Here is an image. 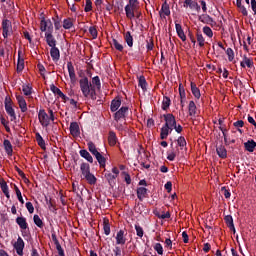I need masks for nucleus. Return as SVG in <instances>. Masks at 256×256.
<instances>
[{
  "mask_svg": "<svg viewBox=\"0 0 256 256\" xmlns=\"http://www.w3.org/2000/svg\"><path fill=\"white\" fill-rule=\"evenodd\" d=\"M80 85V91H82V95L84 97H89V94L91 93V89H93L95 86L89 82V78H84L79 80Z\"/></svg>",
  "mask_w": 256,
  "mask_h": 256,
  "instance_id": "1",
  "label": "nucleus"
},
{
  "mask_svg": "<svg viewBox=\"0 0 256 256\" xmlns=\"http://www.w3.org/2000/svg\"><path fill=\"white\" fill-rule=\"evenodd\" d=\"M2 35L4 39L11 37L13 35V24L10 22L9 19L2 20Z\"/></svg>",
  "mask_w": 256,
  "mask_h": 256,
  "instance_id": "2",
  "label": "nucleus"
},
{
  "mask_svg": "<svg viewBox=\"0 0 256 256\" xmlns=\"http://www.w3.org/2000/svg\"><path fill=\"white\" fill-rule=\"evenodd\" d=\"M40 31H42V33H53V22H51V19L45 20V18H43L41 20Z\"/></svg>",
  "mask_w": 256,
  "mask_h": 256,
  "instance_id": "3",
  "label": "nucleus"
},
{
  "mask_svg": "<svg viewBox=\"0 0 256 256\" xmlns=\"http://www.w3.org/2000/svg\"><path fill=\"white\" fill-rule=\"evenodd\" d=\"M38 119L42 127H49L50 121H49V114L45 112V109H40L38 112Z\"/></svg>",
  "mask_w": 256,
  "mask_h": 256,
  "instance_id": "4",
  "label": "nucleus"
},
{
  "mask_svg": "<svg viewBox=\"0 0 256 256\" xmlns=\"http://www.w3.org/2000/svg\"><path fill=\"white\" fill-rule=\"evenodd\" d=\"M183 7L184 9L189 8L192 11H197V13L201 11V6H199V3H197L195 0H184Z\"/></svg>",
  "mask_w": 256,
  "mask_h": 256,
  "instance_id": "5",
  "label": "nucleus"
},
{
  "mask_svg": "<svg viewBox=\"0 0 256 256\" xmlns=\"http://www.w3.org/2000/svg\"><path fill=\"white\" fill-rule=\"evenodd\" d=\"M164 121H165V126L170 127V129H173L175 125H177V120H175V116L171 113L164 114Z\"/></svg>",
  "mask_w": 256,
  "mask_h": 256,
  "instance_id": "6",
  "label": "nucleus"
},
{
  "mask_svg": "<svg viewBox=\"0 0 256 256\" xmlns=\"http://www.w3.org/2000/svg\"><path fill=\"white\" fill-rule=\"evenodd\" d=\"M14 249L19 256H23V250L25 249V241L21 236L18 237L17 241L14 243Z\"/></svg>",
  "mask_w": 256,
  "mask_h": 256,
  "instance_id": "7",
  "label": "nucleus"
},
{
  "mask_svg": "<svg viewBox=\"0 0 256 256\" xmlns=\"http://www.w3.org/2000/svg\"><path fill=\"white\" fill-rule=\"evenodd\" d=\"M129 112V107L122 106L119 110H116L114 114L115 121H120V119H125L127 117V113Z\"/></svg>",
  "mask_w": 256,
  "mask_h": 256,
  "instance_id": "8",
  "label": "nucleus"
},
{
  "mask_svg": "<svg viewBox=\"0 0 256 256\" xmlns=\"http://www.w3.org/2000/svg\"><path fill=\"white\" fill-rule=\"evenodd\" d=\"M67 69L70 77V81L72 85L77 83V75L75 74V66H73V62H67Z\"/></svg>",
  "mask_w": 256,
  "mask_h": 256,
  "instance_id": "9",
  "label": "nucleus"
},
{
  "mask_svg": "<svg viewBox=\"0 0 256 256\" xmlns=\"http://www.w3.org/2000/svg\"><path fill=\"white\" fill-rule=\"evenodd\" d=\"M46 43L50 47H57V40L53 36V32H45Z\"/></svg>",
  "mask_w": 256,
  "mask_h": 256,
  "instance_id": "10",
  "label": "nucleus"
},
{
  "mask_svg": "<svg viewBox=\"0 0 256 256\" xmlns=\"http://www.w3.org/2000/svg\"><path fill=\"white\" fill-rule=\"evenodd\" d=\"M50 91H52V93H54V95H58V97H60V99H63V101L69 100V97H67V96L61 91V89L57 88V86H55V84H51V85H50Z\"/></svg>",
  "mask_w": 256,
  "mask_h": 256,
  "instance_id": "11",
  "label": "nucleus"
},
{
  "mask_svg": "<svg viewBox=\"0 0 256 256\" xmlns=\"http://www.w3.org/2000/svg\"><path fill=\"white\" fill-rule=\"evenodd\" d=\"M70 135H72V137H79V135H81V130L79 129V123L77 122L70 123Z\"/></svg>",
  "mask_w": 256,
  "mask_h": 256,
  "instance_id": "12",
  "label": "nucleus"
},
{
  "mask_svg": "<svg viewBox=\"0 0 256 256\" xmlns=\"http://www.w3.org/2000/svg\"><path fill=\"white\" fill-rule=\"evenodd\" d=\"M127 238H125V231L119 230L116 234V245H125Z\"/></svg>",
  "mask_w": 256,
  "mask_h": 256,
  "instance_id": "13",
  "label": "nucleus"
},
{
  "mask_svg": "<svg viewBox=\"0 0 256 256\" xmlns=\"http://www.w3.org/2000/svg\"><path fill=\"white\" fill-rule=\"evenodd\" d=\"M119 107H121V97L117 96L111 101L110 111H112V113H115L116 111H119Z\"/></svg>",
  "mask_w": 256,
  "mask_h": 256,
  "instance_id": "14",
  "label": "nucleus"
},
{
  "mask_svg": "<svg viewBox=\"0 0 256 256\" xmlns=\"http://www.w3.org/2000/svg\"><path fill=\"white\" fill-rule=\"evenodd\" d=\"M240 67L245 69V67H248V69H253V59L248 58L247 55L243 56V61L240 62Z\"/></svg>",
  "mask_w": 256,
  "mask_h": 256,
  "instance_id": "15",
  "label": "nucleus"
},
{
  "mask_svg": "<svg viewBox=\"0 0 256 256\" xmlns=\"http://www.w3.org/2000/svg\"><path fill=\"white\" fill-rule=\"evenodd\" d=\"M16 100L18 101V105L21 109L22 113H27V101H25V98L21 95L16 96Z\"/></svg>",
  "mask_w": 256,
  "mask_h": 256,
  "instance_id": "16",
  "label": "nucleus"
},
{
  "mask_svg": "<svg viewBox=\"0 0 256 256\" xmlns=\"http://www.w3.org/2000/svg\"><path fill=\"white\" fill-rule=\"evenodd\" d=\"M50 56L52 58V61H59V59H61V52L59 51V48H57V46L51 47Z\"/></svg>",
  "mask_w": 256,
  "mask_h": 256,
  "instance_id": "17",
  "label": "nucleus"
},
{
  "mask_svg": "<svg viewBox=\"0 0 256 256\" xmlns=\"http://www.w3.org/2000/svg\"><path fill=\"white\" fill-rule=\"evenodd\" d=\"M175 28L179 39H181V41H187V36L185 35V31H183L181 24L175 22Z\"/></svg>",
  "mask_w": 256,
  "mask_h": 256,
  "instance_id": "18",
  "label": "nucleus"
},
{
  "mask_svg": "<svg viewBox=\"0 0 256 256\" xmlns=\"http://www.w3.org/2000/svg\"><path fill=\"white\" fill-rule=\"evenodd\" d=\"M118 141L119 139L117 138V134L114 131H110L108 134V143L110 147H115Z\"/></svg>",
  "mask_w": 256,
  "mask_h": 256,
  "instance_id": "19",
  "label": "nucleus"
},
{
  "mask_svg": "<svg viewBox=\"0 0 256 256\" xmlns=\"http://www.w3.org/2000/svg\"><path fill=\"white\" fill-rule=\"evenodd\" d=\"M104 177L107 180V182L109 183L110 187H115V185H116L115 179H117V175H114L111 172L107 171L104 174Z\"/></svg>",
  "mask_w": 256,
  "mask_h": 256,
  "instance_id": "20",
  "label": "nucleus"
},
{
  "mask_svg": "<svg viewBox=\"0 0 256 256\" xmlns=\"http://www.w3.org/2000/svg\"><path fill=\"white\" fill-rule=\"evenodd\" d=\"M171 131H173V128L166 126L164 124L163 127L161 128L160 138L162 140L167 139V137H169V133H171Z\"/></svg>",
  "mask_w": 256,
  "mask_h": 256,
  "instance_id": "21",
  "label": "nucleus"
},
{
  "mask_svg": "<svg viewBox=\"0 0 256 256\" xmlns=\"http://www.w3.org/2000/svg\"><path fill=\"white\" fill-rule=\"evenodd\" d=\"M16 223L22 230L29 228V224H27V218H25V217H17Z\"/></svg>",
  "mask_w": 256,
  "mask_h": 256,
  "instance_id": "22",
  "label": "nucleus"
},
{
  "mask_svg": "<svg viewBox=\"0 0 256 256\" xmlns=\"http://www.w3.org/2000/svg\"><path fill=\"white\" fill-rule=\"evenodd\" d=\"M255 147H256L255 140H248L247 142L244 143V149L249 153H253V151H255Z\"/></svg>",
  "mask_w": 256,
  "mask_h": 256,
  "instance_id": "23",
  "label": "nucleus"
},
{
  "mask_svg": "<svg viewBox=\"0 0 256 256\" xmlns=\"http://www.w3.org/2000/svg\"><path fill=\"white\" fill-rule=\"evenodd\" d=\"M216 153L218 157H220V159H227V149L225 148V146H217Z\"/></svg>",
  "mask_w": 256,
  "mask_h": 256,
  "instance_id": "24",
  "label": "nucleus"
},
{
  "mask_svg": "<svg viewBox=\"0 0 256 256\" xmlns=\"http://www.w3.org/2000/svg\"><path fill=\"white\" fill-rule=\"evenodd\" d=\"M136 9H137V8L132 7V6H130L129 4H127V5L125 6L126 17H127L128 19H133V18H135V10H136Z\"/></svg>",
  "mask_w": 256,
  "mask_h": 256,
  "instance_id": "25",
  "label": "nucleus"
},
{
  "mask_svg": "<svg viewBox=\"0 0 256 256\" xmlns=\"http://www.w3.org/2000/svg\"><path fill=\"white\" fill-rule=\"evenodd\" d=\"M0 187L5 197H7V199H10L11 195H9V186L4 179L0 180Z\"/></svg>",
  "mask_w": 256,
  "mask_h": 256,
  "instance_id": "26",
  "label": "nucleus"
},
{
  "mask_svg": "<svg viewBox=\"0 0 256 256\" xmlns=\"http://www.w3.org/2000/svg\"><path fill=\"white\" fill-rule=\"evenodd\" d=\"M95 158L96 161L99 163L101 169H105L107 158H105V156H102L100 152L95 156Z\"/></svg>",
  "mask_w": 256,
  "mask_h": 256,
  "instance_id": "27",
  "label": "nucleus"
},
{
  "mask_svg": "<svg viewBox=\"0 0 256 256\" xmlns=\"http://www.w3.org/2000/svg\"><path fill=\"white\" fill-rule=\"evenodd\" d=\"M191 92L194 95L195 99H201V90L197 87V84L191 82Z\"/></svg>",
  "mask_w": 256,
  "mask_h": 256,
  "instance_id": "28",
  "label": "nucleus"
},
{
  "mask_svg": "<svg viewBox=\"0 0 256 256\" xmlns=\"http://www.w3.org/2000/svg\"><path fill=\"white\" fill-rule=\"evenodd\" d=\"M188 111L190 117H195L197 115V105H195L194 101L189 102Z\"/></svg>",
  "mask_w": 256,
  "mask_h": 256,
  "instance_id": "29",
  "label": "nucleus"
},
{
  "mask_svg": "<svg viewBox=\"0 0 256 256\" xmlns=\"http://www.w3.org/2000/svg\"><path fill=\"white\" fill-rule=\"evenodd\" d=\"M145 197H147V188L139 187L137 189V198L139 199V201H143Z\"/></svg>",
  "mask_w": 256,
  "mask_h": 256,
  "instance_id": "30",
  "label": "nucleus"
},
{
  "mask_svg": "<svg viewBox=\"0 0 256 256\" xmlns=\"http://www.w3.org/2000/svg\"><path fill=\"white\" fill-rule=\"evenodd\" d=\"M5 111L7 115L11 117L10 121L17 120V114H15V109H13V106H6Z\"/></svg>",
  "mask_w": 256,
  "mask_h": 256,
  "instance_id": "31",
  "label": "nucleus"
},
{
  "mask_svg": "<svg viewBox=\"0 0 256 256\" xmlns=\"http://www.w3.org/2000/svg\"><path fill=\"white\" fill-rule=\"evenodd\" d=\"M35 135L37 144L43 149V151H45V149H47V146L45 145V140L43 139V136H41L39 132H36Z\"/></svg>",
  "mask_w": 256,
  "mask_h": 256,
  "instance_id": "32",
  "label": "nucleus"
},
{
  "mask_svg": "<svg viewBox=\"0 0 256 256\" xmlns=\"http://www.w3.org/2000/svg\"><path fill=\"white\" fill-rule=\"evenodd\" d=\"M80 171L82 173V176L85 177L86 175H88L89 173H91V166H89L88 163H82L80 166Z\"/></svg>",
  "mask_w": 256,
  "mask_h": 256,
  "instance_id": "33",
  "label": "nucleus"
},
{
  "mask_svg": "<svg viewBox=\"0 0 256 256\" xmlns=\"http://www.w3.org/2000/svg\"><path fill=\"white\" fill-rule=\"evenodd\" d=\"M3 145L7 155H13V145L11 144V141L4 140Z\"/></svg>",
  "mask_w": 256,
  "mask_h": 256,
  "instance_id": "34",
  "label": "nucleus"
},
{
  "mask_svg": "<svg viewBox=\"0 0 256 256\" xmlns=\"http://www.w3.org/2000/svg\"><path fill=\"white\" fill-rule=\"evenodd\" d=\"M80 156L83 157V159H86L88 163H93V156L89 153L87 150H80Z\"/></svg>",
  "mask_w": 256,
  "mask_h": 256,
  "instance_id": "35",
  "label": "nucleus"
},
{
  "mask_svg": "<svg viewBox=\"0 0 256 256\" xmlns=\"http://www.w3.org/2000/svg\"><path fill=\"white\" fill-rule=\"evenodd\" d=\"M91 85L92 87H94V89H97V91H101V79L99 78V76H95L92 78Z\"/></svg>",
  "mask_w": 256,
  "mask_h": 256,
  "instance_id": "36",
  "label": "nucleus"
},
{
  "mask_svg": "<svg viewBox=\"0 0 256 256\" xmlns=\"http://www.w3.org/2000/svg\"><path fill=\"white\" fill-rule=\"evenodd\" d=\"M124 41L127 43L128 47H133V35H131V32L127 31L124 33Z\"/></svg>",
  "mask_w": 256,
  "mask_h": 256,
  "instance_id": "37",
  "label": "nucleus"
},
{
  "mask_svg": "<svg viewBox=\"0 0 256 256\" xmlns=\"http://www.w3.org/2000/svg\"><path fill=\"white\" fill-rule=\"evenodd\" d=\"M84 179H86L89 185H95L97 183V177H95V175H93L92 173L86 174V176H84Z\"/></svg>",
  "mask_w": 256,
  "mask_h": 256,
  "instance_id": "38",
  "label": "nucleus"
},
{
  "mask_svg": "<svg viewBox=\"0 0 256 256\" xmlns=\"http://www.w3.org/2000/svg\"><path fill=\"white\" fill-rule=\"evenodd\" d=\"M22 91L26 97H29V95H32L33 93V87L29 84H24L22 86Z\"/></svg>",
  "mask_w": 256,
  "mask_h": 256,
  "instance_id": "39",
  "label": "nucleus"
},
{
  "mask_svg": "<svg viewBox=\"0 0 256 256\" xmlns=\"http://www.w3.org/2000/svg\"><path fill=\"white\" fill-rule=\"evenodd\" d=\"M171 107V98L164 96L162 101V110L167 111Z\"/></svg>",
  "mask_w": 256,
  "mask_h": 256,
  "instance_id": "40",
  "label": "nucleus"
},
{
  "mask_svg": "<svg viewBox=\"0 0 256 256\" xmlns=\"http://www.w3.org/2000/svg\"><path fill=\"white\" fill-rule=\"evenodd\" d=\"M103 230L105 235H111V225L109 224V219L103 220Z\"/></svg>",
  "mask_w": 256,
  "mask_h": 256,
  "instance_id": "41",
  "label": "nucleus"
},
{
  "mask_svg": "<svg viewBox=\"0 0 256 256\" xmlns=\"http://www.w3.org/2000/svg\"><path fill=\"white\" fill-rule=\"evenodd\" d=\"M88 145V151H90V153H92L94 155V157L96 155H99V151L97 150V147L95 146V143H93L92 141L87 143Z\"/></svg>",
  "mask_w": 256,
  "mask_h": 256,
  "instance_id": "42",
  "label": "nucleus"
},
{
  "mask_svg": "<svg viewBox=\"0 0 256 256\" xmlns=\"http://www.w3.org/2000/svg\"><path fill=\"white\" fill-rule=\"evenodd\" d=\"M138 86L141 87L142 91H147V80L145 79V76L139 77Z\"/></svg>",
  "mask_w": 256,
  "mask_h": 256,
  "instance_id": "43",
  "label": "nucleus"
},
{
  "mask_svg": "<svg viewBox=\"0 0 256 256\" xmlns=\"http://www.w3.org/2000/svg\"><path fill=\"white\" fill-rule=\"evenodd\" d=\"M196 39L198 42L199 47H205V38L201 32H197Z\"/></svg>",
  "mask_w": 256,
  "mask_h": 256,
  "instance_id": "44",
  "label": "nucleus"
},
{
  "mask_svg": "<svg viewBox=\"0 0 256 256\" xmlns=\"http://www.w3.org/2000/svg\"><path fill=\"white\" fill-rule=\"evenodd\" d=\"M25 69V59L24 58H18L17 61V73H21Z\"/></svg>",
  "mask_w": 256,
  "mask_h": 256,
  "instance_id": "45",
  "label": "nucleus"
},
{
  "mask_svg": "<svg viewBox=\"0 0 256 256\" xmlns=\"http://www.w3.org/2000/svg\"><path fill=\"white\" fill-rule=\"evenodd\" d=\"M111 45H113V47H114V49H116V51L123 52V44L119 43V41H117V39H112Z\"/></svg>",
  "mask_w": 256,
  "mask_h": 256,
  "instance_id": "46",
  "label": "nucleus"
},
{
  "mask_svg": "<svg viewBox=\"0 0 256 256\" xmlns=\"http://www.w3.org/2000/svg\"><path fill=\"white\" fill-rule=\"evenodd\" d=\"M33 221L35 225L39 227V229H43V220H41V217H39V215L35 214L33 216Z\"/></svg>",
  "mask_w": 256,
  "mask_h": 256,
  "instance_id": "47",
  "label": "nucleus"
},
{
  "mask_svg": "<svg viewBox=\"0 0 256 256\" xmlns=\"http://www.w3.org/2000/svg\"><path fill=\"white\" fill-rule=\"evenodd\" d=\"M177 145L180 147V149H183L184 147H187V140H185V137L180 136L178 137Z\"/></svg>",
  "mask_w": 256,
  "mask_h": 256,
  "instance_id": "48",
  "label": "nucleus"
},
{
  "mask_svg": "<svg viewBox=\"0 0 256 256\" xmlns=\"http://www.w3.org/2000/svg\"><path fill=\"white\" fill-rule=\"evenodd\" d=\"M161 13H164L166 16L171 15V10L169 9V4H167V2L162 4Z\"/></svg>",
  "mask_w": 256,
  "mask_h": 256,
  "instance_id": "49",
  "label": "nucleus"
},
{
  "mask_svg": "<svg viewBox=\"0 0 256 256\" xmlns=\"http://www.w3.org/2000/svg\"><path fill=\"white\" fill-rule=\"evenodd\" d=\"M14 189H15V193L18 201H20V203L23 205L25 203V200H23V195L21 194V190L17 186H14Z\"/></svg>",
  "mask_w": 256,
  "mask_h": 256,
  "instance_id": "50",
  "label": "nucleus"
},
{
  "mask_svg": "<svg viewBox=\"0 0 256 256\" xmlns=\"http://www.w3.org/2000/svg\"><path fill=\"white\" fill-rule=\"evenodd\" d=\"M63 27L65 29H71V27H73V21L71 20V18L64 19Z\"/></svg>",
  "mask_w": 256,
  "mask_h": 256,
  "instance_id": "51",
  "label": "nucleus"
},
{
  "mask_svg": "<svg viewBox=\"0 0 256 256\" xmlns=\"http://www.w3.org/2000/svg\"><path fill=\"white\" fill-rule=\"evenodd\" d=\"M203 33H204V35H207V37H209L210 39H211V37H213V30H211V27H209V26L203 27Z\"/></svg>",
  "mask_w": 256,
  "mask_h": 256,
  "instance_id": "52",
  "label": "nucleus"
},
{
  "mask_svg": "<svg viewBox=\"0 0 256 256\" xmlns=\"http://www.w3.org/2000/svg\"><path fill=\"white\" fill-rule=\"evenodd\" d=\"M224 221L227 225V227H233L234 223H233V216L231 215H227L224 217Z\"/></svg>",
  "mask_w": 256,
  "mask_h": 256,
  "instance_id": "53",
  "label": "nucleus"
},
{
  "mask_svg": "<svg viewBox=\"0 0 256 256\" xmlns=\"http://www.w3.org/2000/svg\"><path fill=\"white\" fill-rule=\"evenodd\" d=\"M84 11L85 13H89V11H93V2L91 0H86Z\"/></svg>",
  "mask_w": 256,
  "mask_h": 256,
  "instance_id": "54",
  "label": "nucleus"
},
{
  "mask_svg": "<svg viewBox=\"0 0 256 256\" xmlns=\"http://www.w3.org/2000/svg\"><path fill=\"white\" fill-rule=\"evenodd\" d=\"M146 43L147 51H153V48L155 47V44L153 43V38H149L148 40H146Z\"/></svg>",
  "mask_w": 256,
  "mask_h": 256,
  "instance_id": "55",
  "label": "nucleus"
},
{
  "mask_svg": "<svg viewBox=\"0 0 256 256\" xmlns=\"http://www.w3.org/2000/svg\"><path fill=\"white\" fill-rule=\"evenodd\" d=\"M226 55L228 56V61L235 59V52L231 48H227Z\"/></svg>",
  "mask_w": 256,
  "mask_h": 256,
  "instance_id": "56",
  "label": "nucleus"
},
{
  "mask_svg": "<svg viewBox=\"0 0 256 256\" xmlns=\"http://www.w3.org/2000/svg\"><path fill=\"white\" fill-rule=\"evenodd\" d=\"M154 251H156L158 255H163V245H161V243H156L154 245Z\"/></svg>",
  "mask_w": 256,
  "mask_h": 256,
  "instance_id": "57",
  "label": "nucleus"
},
{
  "mask_svg": "<svg viewBox=\"0 0 256 256\" xmlns=\"http://www.w3.org/2000/svg\"><path fill=\"white\" fill-rule=\"evenodd\" d=\"M89 33L93 39H97L98 32H97V28L95 26H91L89 28Z\"/></svg>",
  "mask_w": 256,
  "mask_h": 256,
  "instance_id": "58",
  "label": "nucleus"
},
{
  "mask_svg": "<svg viewBox=\"0 0 256 256\" xmlns=\"http://www.w3.org/2000/svg\"><path fill=\"white\" fill-rule=\"evenodd\" d=\"M135 230H136V235L138 237H140V238L143 237V235H144L143 227H141L140 225L136 224L135 225Z\"/></svg>",
  "mask_w": 256,
  "mask_h": 256,
  "instance_id": "59",
  "label": "nucleus"
},
{
  "mask_svg": "<svg viewBox=\"0 0 256 256\" xmlns=\"http://www.w3.org/2000/svg\"><path fill=\"white\" fill-rule=\"evenodd\" d=\"M201 21H202V23H208V24L215 23L213 18L209 15H204L203 19Z\"/></svg>",
  "mask_w": 256,
  "mask_h": 256,
  "instance_id": "60",
  "label": "nucleus"
},
{
  "mask_svg": "<svg viewBox=\"0 0 256 256\" xmlns=\"http://www.w3.org/2000/svg\"><path fill=\"white\" fill-rule=\"evenodd\" d=\"M90 99H92V101H96L97 100V92L95 90V86L90 90L89 96Z\"/></svg>",
  "mask_w": 256,
  "mask_h": 256,
  "instance_id": "61",
  "label": "nucleus"
},
{
  "mask_svg": "<svg viewBox=\"0 0 256 256\" xmlns=\"http://www.w3.org/2000/svg\"><path fill=\"white\" fill-rule=\"evenodd\" d=\"M56 249L58 251L59 256H65V250H63V247H61V243H56Z\"/></svg>",
  "mask_w": 256,
  "mask_h": 256,
  "instance_id": "62",
  "label": "nucleus"
},
{
  "mask_svg": "<svg viewBox=\"0 0 256 256\" xmlns=\"http://www.w3.org/2000/svg\"><path fill=\"white\" fill-rule=\"evenodd\" d=\"M54 21V27L56 29V31H59V29H61V20H59V17L57 18H52Z\"/></svg>",
  "mask_w": 256,
  "mask_h": 256,
  "instance_id": "63",
  "label": "nucleus"
},
{
  "mask_svg": "<svg viewBox=\"0 0 256 256\" xmlns=\"http://www.w3.org/2000/svg\"><path fill=\"white\" fill-rule=\"evenodd\" d=\"M114 8L116 9V11H123V1H117L114 5Z\"/></svg>",
  "mask_w": 256,
  "mask_h": 256,
  "instance_id": "64",
  "label": "nucleus"
}]
</instances>
